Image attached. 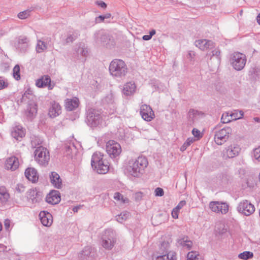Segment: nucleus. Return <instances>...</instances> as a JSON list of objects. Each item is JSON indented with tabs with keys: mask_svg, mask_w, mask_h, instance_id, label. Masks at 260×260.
<instances>
[{
	"mask_svg": "<svg viewBox=\"0 0 260 260\" xmlns=\"http://www.w3.org/2000/svg\"><path fill=\"white\" fill-rule=\"evenodd\" d=\"M109 71L113 76L121 77L126 74L127 69L126 65L123 60L114 59L110 64Z\"/></svg>",
	"mask_w": 260,
	"mask_h": 260,
	"instance_id": "4",
	"label": "nucleus"
},
{
	"mask_svg": "<svg viewBox=\"0 0 260 260\" xmlns=\"http://www.w3.org/2000/svg\"><path fill=\"white\" fill-rule=\"evenodd\" d=\"M171 240L163 242L157 252L152 256L153 260H177L176 253L173 251L168 250Z\"/></svg>",
	"mask_w": 260,
	"mask_h": 260,
	"instance_id": "3",
	"label": "nucleus"
},
{
	"mask_svg": "<svg viewBox=\"0 0 260 260\" xmlns=\"http://www.w3.org/2000/svg\"><path fill=\"white\" fill-rule=\"evenodd\" d=\"M233 113H235V116H239V112L238 113L237 111H235Z\"/></svg>",
	"mask_w": 260,
	"mask_h": 260,
	"instance_id": "52",
	"label": "nucleus"
},
{
	"mask_svg": "<svg viewBox=\"0 0 260 260\" xmlns=\"http://www.w3.org/2000/svg\"><path fill=\"white\" fill-rule=\"evenodd\" d=\"M105 17L103 16H100L99 17V19H100L102 21H103L105 19Z\"/></svg>",
	"mask_w": 260,
	"mask_h": 260,
	"instance_id": "48",
	"label": "nucleus"
},
{
	"mask_svg": "<svg viewBox=\"0 0 260 260\" xmlns=\"http://www.w3.org/2000/svg\"><path fill=\"white\" fill-rule=\"evenodd\" d=\"M235 113H224L222 114L221 118V122L224 123H227L232 120H235L241 118L243 116V112L242 111H239V116H235Z\"/></svg>",
	"mask_w": 260,
	"mask_h": 260,
	"instance_id": "20",
	"label": "nucleus"
},
{
	"mask_svg": "<svg viewBox=\"0 0 260 260\" xmlns=\"http://www.w3.org/2000/svg\"><path fill=\"white\" fill-rule=\"evenodd\" d=\"M16 189L18 192H23L25 190V187L22 184H18Z\"/></svg>",
	"mask_w": 260,
	"mask_h": 260,
	"instance_id": "44",
	"label": "nucleus"
},
{
	"mask_svg": "<svg viewBox=\"0 0 260 260\" xmlns=\"http://www.w3.org/2000/svg\"><path fill=\"white\" fill-rule=\"evenodd\" d=\"M186 205V202L185 201H180L177 206L175 207L176 209L180 210L183 207H184Z\"/></svg>",
	"mask_w": 260,
	"mask_h": 260,
	"instance_id": "42",
	"label": "nucleus"
},
{
	"mask_svg": "<svg viewBox=\"0 0 260 260\" xmlns=\"http://www.w3.org/2000/svg\"><path fill=\"white\" fill-rule=\"evenodd\" d=\"M192 134L193 135L194 138L197 140H199L203 136V134L197 128H193L192 129Z\"/></svg>",
	"mask_w": 260,
	"mask_h": 260,
	"instance_id": "31",
	"label": "nucleus"
},
{
	"mask_svg": "<svg viewBox=\"0 0 260 260\" xmlns=\"http://www.w3.org/2000/svg\"><path fill=\"white\" fill-rule=\"evenodd\" d=\"M164 192L161 188L157 187L155 190V194L156 196L161 197L164 195Z\"/></svg>",
	"mask_w": 260,
	"mask_h": 260,
	"instance_id": "40",
	"label": "nucleus"
},
{
	"mask_svg": "<svg viewBox=\"0 0 260 260\" xmlns=\"http://www.w3.org/2000/svg\"><path fill=\"white\" fill-rule=\"evenodd\" d=\"M253 156L255 159L260 161V147H258L254 149Z\"/></svg>",
	"mask_w": 260,
	"mask_h": 260,
	"instance_id": "36",
	"label": "nucleus"
},
{
	"mask_svg": "<svg viewBox=\"0 0 260 260\" xmlns=\"http://www.w3.org/2000/svg\"><path fill=\"white\" fill-rule=\"evenodd\" d=\"M6 249V247L2 244H0V252L4 251Z\"/></svg>",
	"mask_w": 260,
	"mask_h": 260,
	"instance_id": "46",
	"label": "nucleus"
},
{
	"mask_svg": "<svg viewBox=\"0 0 260 260\" xmlns=\"http://www.w3.org/2000/svg\"><path fill=\"white\" fill-rule=\"evenodd\" d=\"M257 21L258 23L260 25V14L257 16Z\"/></svg>",
	"mask_w": 260,
	"mask_h": 260,
	"instance_id": "49",
	"label": "nucleus"
},
{
	"mask_svg": "<svg viewBox=\"0 0 260 260\" xmlns=\"http://www.w3.org/2000/svg\"><path fill=\"white\" fill-rule=\"evenodd\" d=\"M232 132L230 127H225L217 131L214 136V141L217 145H222L230 137Z\"/></svg>",
	"mask_w": 260,
	"mask_h": 260,
	"instance_id": "7",
	"label": "nucleus"
},
{
	"mask_svg": "<svg viewBox=\"0 0 260 260\" xmlns=\"http://www.w3.org/2000/svg\"><path fill=\"white\" fill-rule=\"evenodd\" d=\"M50 182L52 185L56 188H61L62 185V180L58 173L55 172H51L49 175Z\"/></svg>",
	"mask_w": 260,
	"mask_h": 260,
	"instance_id": "17",
	"label": "nucleus"
},
{
	"mask_svg": "<svg viewBox=\"0 0 260 260\" xmlns=\"http://www.w3.org/2000/svg\"><path fill=\"white\" fill-rule=\"evenodd\" d=\"M115 242V241L113 237H111V238L103 240L102 245L105 248L110 249L114 246Z\"/></svg>",
	"mask_w": 260,
	"mask_h": 260,
	"instance_id": "25",
	"label": "nucleus"
},
{
	"mask_svg": "<svg viewBox=\"0 0 260 260\" xmlns=\"http://www.w3.org/2000/svg\"><path fill=\"white\" fill-rule=\"evenodd\" d=\"M30 12L28 11H24L18 13V17L21 19H24L28 17L30 15Z\"/></svg>",
	"mask_w": 260,
	"mask_h": 260,
	"instance_id": "34",
	"label": "nucleus"
},
{
	"mask_svg": "<svg viewBox=\"0 0 260 260\" xmlns=\"http://www.w3.org/2000/svg\"><path fill=\"white\" fill-rule=\"evenodd\" d=\"M179 212L180 210L176 209L175 208H173L171 212L172 217L174 219H178Z\"/></svg>",
	"mask_w": 260,
	"mask_h": 260,
	"instance_id": "39",
	"label": "nucleus"
},
{
	"mask_svg": "<svg viewBox=\"0 0 260 260\" xmlns=\"http://www.w3.org/2000/svg\"><path fill=\"white\" fill-rule=\"evenodd\" d=\"M105 17V18H110L111 17V14H108L106 15V16H104Z\"/></svg>",
	"mask_w": 260,
	"mask_h": 260,
	"instance_id": "53",
	"label": "nucleus"
},
{
	"mask_svg": "<svg viewBox=\"0 0 260 260\" xmlns=\"http://www.w3.org/2000/svg\"><path fill=\"white\" fill-rule=\"evenodd\" d=\"M237 209L238 212L241 214L246 216H249L254 212L255 207L254 205L247 200H245L239 204Z\"/></svg>",
	"mask_w": 260,
	"mask_h": 260,
	"instance_id": "10",
	"label": "nucleus"
},
{
	"mask_svg": "<svg viewBox=\"0 0 260 260\" xmlns=\"http://www.w3.org/2000/svg\"><path fill=\"white\" fill-rule=\"evenodd\" d=\"M231 56V63L234 68L238 71L242 70L246 62L245 55L240 52H235Z\"/></svg>",
	"mask_w": 260,
	"mask_h": 260,
	"instance_id": "6",
	"label": "nucleus"
},
{
	"mask_svg": "<svg viewBox=\"0 0 260 260\" xmlns=\"http://www.w3.org/2000/svg\"><path fill=\"white\" fill-rule=\"evenodd\" d=\"M123 92L126 95H131L136 90V85L133 82H129L124 84Z\"/></svg>",
	"mask_w": 260,
	"mask_h": 260,
	"instance_id": "24",
	"label": "nucleus"
},
{
	"mask_svg": "<svg viewBox=\"0 0 260 260\" xmlns=\"http://www.w3.org/2000/svg\"><path fill=\"white\" fill-rule=\"evenodd\" d=\"M136 195L137 196H138V197H140V198L142 197V193L140 192L136 193Z\"/></svg>",
	"mask_w": 260,
	"mask_h": 260,
	"instance_id": "51",
	"label": "nucleus"
},
{
	"mask_svg": "<svg viewBox=\"0 0 260 260\" xmlns=\"http://www.w3.org/2000/svg\"><path fill=\"white\" fill-rule=\"evenodd\" d=\"M187 147H188V146L186 145L184 143L180 148L181 151H184L186 149Z\"/></svg>",
	"mask_w": 260,
	"mask_h": 260,
	"instance_id": "47",
	"label": "nucleus"
},
{
	"mask_svg": "<svg viewBox=\"0 0 260 260\" xmlns=\"http://www.w3.org/2000/svg\"><path fill=\"white\" fill-rule=\"evenodd\" d=\"M61 113V107L58 104L53 103L49 108L48 115L50 117L54 118L59 115Z\"/></svg>",
	"mask_w": 260,
	"mask_h": 260,
	"instance_id": "23",
	"label": "nucleus"
},
{
	"mask_svg": "<svg viewBox=\"0 0 260 260\" xmlns=\"http://www.w3.org/2000/svg\"><path fill=\"white\" fill-rule=\"evenodd\" d=\"M46 200L47 202L51 204H56L60 201L59 193L57 191H52L50 192L46 197Z\"/></svg>",
	"mask_w": 260,
	"mask_h": 260,
	"instance_id": "21",
	"label": "nucleus"
},
{
	"mask_svg": "<svg viewBox=\"0 0 260 260\" xmlns=\"http://www.w3.org/2000/svg\"><path fill=\"white\" fill-rule=\"evenodd\" d=\"M195 45L202 50H207L214 47V43L210 40L201 39L195 42Z\"/></svg>",
	"mask_w": 260,
	"mask_h": 260,
	"instance_id": "14",
	"label": "nucleus"
},
{
	"mask_svg": "<svg viewBox=\"0 0 260 260\" xmlns=\"http://www.w3.org/2000/svg\"><path fill=\"white\" fill-rule=\"evenodd\" d=\"M140 114L144 120L150 121L154 118V113L151 108L147 105L141 107Z\"/></svg>",
	"mask_w": 260,
	"mask_h": 260,
	"instance_id": "12",
	"label": "nucleus"
},
{
	"mask_svg": "<svg viewBox=\"0 0 260 260\" xmlns=\"http://www.w3.org/2000/svg\"><path fill=\"white\" fill-rule=\"evenodd\" d=\"M187 260H202L201 256L196 251H190L187 254Z\"/></svg>",
	"mask_w": 260,
	"mask_h": 260,
	"instance_id": "27",
	"label": "nucleus"
},
{
	"mask_svg": "<svg viewBox=\"0 0 260 260\" xmlns=\"http://www.w3.org/2000/svg\"><path fill=\"white\" fill-rule=\"evenodd\" d=\"M155 30L154 29H152L149 32V35H144L143 36V39L145 41H148L150 40L152 37L155 34Z\"/></svg>",
	"mask_w": 260,
	"mask_h": 260,
	"instance_id": "37",
	"label": "nucleus"
},
{
	"mask_svg": "<svg viewBox=\"0 0 260 260\" xmlns=\"http://www.w3.org/2000/svg\"><path fill=\"white\" fill-rule=\"evenodd\" d=\"M254 120L257 122H258L260 121V119L258 117H255L253 118Z\"/></svg>",
	"mask_w": 260,
	"mask_h": 260,
	"instance_id": "50",
	"label": "nucleus"
},
{
	"mask_svg": "<svg viewBox=\"0 0 260 260\" xmlns=\"http://www.w3.org/2000/svg\"><path fill=\"white\" fill-rule=\"evenodd\" d=\"M19 162L17 157L12 156L8 158L5 162V167L8 170L15 171L18 168Z\"/></svg>",
	"mask_w": 260,
	"mask_h": 260,
	"instance_id": "13",
	"label": "nucleus"
},
{
	"mask_svg": "<svg viewBox=\"0 0 260 260\" xmlns=\"http://www.w3.org/2000/svg\"><path fill=\"white\" fill-rule=\"evenodd\" d=\"M91 164L93 169L99 174H105L109 171V163L104 159V154L100 152L93 154Z\"/></svg>",
	"mask_w": 260,
	"mask_h": 260,
	"instance_id": "2",
	"label": "nucleus"
},
{
	"mask_svg": "<svg viewBox=\"0 0 260 260\" xmlns=\"http://www.w3.org/2000/svg\"><path fill=\"white\" fill-rule=\"evenodd\" d=\"M9 198V194L4 186L0 187V200L2 202H6Z\"/></svg>",
	"mask_w": 260,
	"mask_h": 260,
	"instance_id": "26",
	"label": "nucleus"
},
{
	"mask_svg": "<svg viewBox=\"0 0 260 260\" xmlns=\"http://www.w3.org/2000/svg\"><path fill=\"white\" fill-rule=\"evenodd\" d=\"M11 134L16 140L20 141L25 135V130L21 125H16L13 127Z\"/></svg>",
	"mask_w": 260,
	"mask_h": 260,
	"instance_id": "19",
	"label": "nucleus"
},
{
	"mask_svg": "<svg viewBox=\"0 0 260 260\" xmlns=\"http://www.w3.org/2000/svg\"><path fill=\"white\" fill-rule=\"evenodd\" d=\"M253 256V253L250 251H244L239 254L238 257L240 259L247 260L250 258H252Z\"/></svg>",
	"mask_w": 260,
	"mask_h": 260,
	"instance_id": "28",
	"label": "nucleus"
},
{
	"mask_svg": "<svg viewBox=\"0 0 260 260\" xmlns=\"http://www.w3.org/2000/svg\"><path fill=\"white\" fill-rule=\"evenodd\" d=\"M47 47L45 43L42 41H39L36 47L37 51L42 52L46 49Z\"/></svg>",
	"mask_w": 260,
	"mask_h": 260,
	"instance_id": "30",
	"label": "nucleus"
},
{
	"mask_svg": "<svg viewBox=\"0 0 260 260\" xmlns=\"http://www.w3.org/2000/svg\"><path fill=\"white\" fill-rule=\"evenodd\" d=\"M8 83L3 80H0V90L7 87Z\"/></svg>",
	"mask_w": 260,
	"mask_h": 260,
	"instance_id": "43",
	"label": "nucleus"
},
{
	"mask_svg": "<svg viewBox=\"0 0 260 260\" xmlns=\"http://www.w3.org/2000/svg\"><path fill=\"white\" fill-rule=\"evenodd\" d=\"M36 84L38 87H47L49 89H52L54 85L51 84V79L48 76H44L41 79L36 81Z\"/></svg>",
	"mask_w": 260,
	"mask_h": 260,
	"instance_id": "16",
	"label": "nucleus"
},
{
	"mask_svg": "<svg viewBox=\"0 0 260 260\" xmlns=\"http://www.w3.org/2000/svg\"><path fill=\"white\" fill-rule=\"evenodd\" d=\"M120 216L119 215V216H118V218H117V220H118V221H119V220H120Z\"/></svg>",
	"mask_w": 260,
	"mask_h": 260,
	"instance_id": "55",
	"label": "nucleus"
},
{
	"mask_svg": "<svg viewBox=\"0 0 260 260\" xmlns=\"http://www.w3.org/2000/svg\"><path fill=\"white\" fill-rule=\"evenodd\" d=\"M37 112V106L35 103H32L29 105V113L30 115H33L36 114Z\"/></svg>",
	"mask_w": 260,
	"mask_h": 260,
	"instance_id": "33",
	"label": "nucleus"
},
{
	"mask_svg": "<svg viewBox=\"0 0 260 260\" xmlns=\"http://www.w3.org/2000/svg\"><path fill=\"white\" fill-rule=\"evenodd\" d=\"M73 211H74V212H77V208H74L73 209Z\"/></svg>",
	"mask_w": 260,
	"mask_h": 260,
	"instance_id": "54",
	"label": "nucleus"
},
{
	"mask_svg": "<svg viewBox=\"0 0 260 260\" xmlns=\"http://www.w3.org/2000/svg\"><path fill=\"white\" fill-rule=\"evenodd\" d=\"M106 150L111 158L116 157L121 152V148L120 144L113 140H109L107 142Z\"/></svg>",
	"mask_w": 260,
	"mask_h": 260,
	"instance_id": "8",
	"label": "nucleus"
},
{
	"mask_svg": "<svg viewBox=\"0 0 260 260\" xmlns=\"http://www.w3.org/2000/svg\"><path fill=\"white\" fill-rule=\"evenodd\" d=\"M148 164L147 158L144 156H139L136 159L128 161L126 167L127 173L135 177L141 176Z\"/></svg>",
	"mask_w": 260,
	"mask_h": 260,
	"instance_id": "1",
	"label": "nucleus"
},
{
	"mask_svg": "<svg viewBox=\"0 0 260 260\" xmlns=\"http://www.w3.org/2000/svg\"><path fill=\"white\" fill-rule=\"evenodd\" d=\"M25 176L26 178L32 183H36L39 179L37 171L34 168H28L25 170Z\"/></svg>",
	"mask_w": 260,
	"mask_h": 260,
	"instance_id": "15",
	"label": "nucleus"
},
{
	"mask_svg": "<svg viewBox=\"0 0 260 260\" xmlns=\"http://www.w3.org/2000/svg\"><path fill=\"white\" fill-rule=\"evenodd\" d=\"M79 105L78 98H74L72 99H68L66 100L65 107L69 111H72L77 108Z\"/></svg>",
	"mask_w": 260,
	"mask_h": 260,
	"instance_id": "22",
	"label": "nucleus"
},
{
	"mask_svg": "<svg viewBox=\"0 0 260 260\" xmlns=\"http://www.w3.org/2000/svg\"><path fill=\"white\" fill-rule=\"evenodd\" d=\"M180 244L184 247H186L187 248L189 249L192 246V242L188 240H182L180 241Z\"/></svg>",
	"mask_w": 260,
	"mask_h": 260,
	"instance_id": "35",
	"label": "nucleus"
},
{
	"mask_svg": "<svg viewBox=\"0 0 260 260\" xmlns=\"http://www.w3.org/2000/svg\"><path fill=\"white\" fill-rule=\"evenodd\" d=\"M13 76L17 80L20 79V67L18 65H16L13 68Z\"/></svg>",
	"mask_w": 260,
	"mask_h": 260,
	"instance_id": "32",
	"label": "nucleus"
},
{
	"mask_svg": "<svg viewBox=\"0 0 260 260\" xmlns=\"http://www.w3.org/2000/svg\"><path fill=\"white\" fill-rule=\"evenodd\" d=\"M209 208L216 213L225 214L229 211V206L225 202L212 201L209 203Z\"/></svg>",
	"mask_w": 260,
	"mask_h": 260,
	"instance_id": "9",
	"label": "nucleus"
},
{
	"mask_svg": "<svg viewBox=\"0 0 260 260\" xmlns=\"http://www.w3.org/2000/svg\"><path fill=\"white\" fill-rule=\"evenodd\" d=\"M12 225L11 220L9 219H6L4 221V226L6 230L10 232V228Z\"/></svg>",
	"mask_w": 260,
	"mask_h": 260,
	"instance_id": "38",
	"label": "nucleus"
},
{
	"mask_svg": "<svg viewBox=\"0 0 260 260\" xmlns=\"http://www.w3.org/2000/svg\"><path fill=\"white\" fill-rule=\"evenodd\" d=\"M196 141H197V140L194 138H189L185 141V144L186 145L189 146L191 144H192Z\"/></svg>",
	"mask_w": 260,
	"mask_h": 260,
	"instance_id": "41",
	"label": "nucleus"
},
{
	"mask_svg": "<svg viewBox=\"0 0 260 260\" xmlns=\"http://www.w3.org/2000/svg\"><path fill=\"white\" fill-rule=\"evenodd\" d=\"M241 151L240 146L237 144H231L223 152L224 158H233L237 156Z\"/></svg>",
	"mask_w": 260,
	"mask_h": 260,
	"instance_id": "11",
	"label": "nucleus"
},
{
	"mask_svg": "<svg viewBox=\"0 0 260 260\" xmlns=\"http://www.w3.org/2000/svg\"><path fill=\"white\" fill-rule=\"evenodd\" d=\"M98 5L100 7L104 8L107 6L106 4L103 2H98Z\"/></svg>",
	"mask_w": 260,
	"mask_h": 260,
	"instance_id": "45",
	"label": "nucleus"
},
{
	"mask_svg": "<svg viewBox=\"0 0 260 260\" xmlns=\"http://www.w3.org/2000/svg\"><path fill=\"white\" fill-rule=\"evenodd\" d=\"M41 222L46 226H50L53 222V218L50 213L44 211H41L39 214Z\"/></svg>",
	"mask_w": 260,
	"mask_h": 260,
	"instance_id": "18",
	"label": "nucleus"
},
{
	"mask_svg": "<svg viewBox=\"0 0 260 260\" xmlns=\"http://www.w3.org/2000/svg\"><path fill=\"white\" fill-rule=\"evenodd\" d=\"M35 159L40 165H46L50 160L48 150L43 147H38L35 152Z\"/></svg>",
	"mask_w": 260,
	"mask_h": 260,
	"instance_id": "5",
	"label": "nucleus"
},
{
	"mask_svg": "<svg viewBox=\"0 0 260 260\" xmlns=\"http://www.w3.org/2000/svg\"><path fill=\"white\" fill-rule=\"evenodd\" d=\"M114 198L117 201L122 203H127L128 202V199L124 198L123 196L119 192H116L114 194Z\"/></svg>",
	"mask_w": 260,
	"mask_h": 260,
	"instance_id": "29",
	"label": "nucleus"
},
{
	"mask_svg": "<svg viewBox=\"0 0 260 260\" xmlns=\"http://www.w3.org/2000/svg\"><path fill=\"white\" fill-rule=\"evenodd\" d=\"M69 39H70V38H68V39H67V42H69Z\"/></svg>",
	"mask_w": 260,
	"mask_h": 260,
	"instance_id": "56",
	"label": "nucleus"
}]
</instances>
